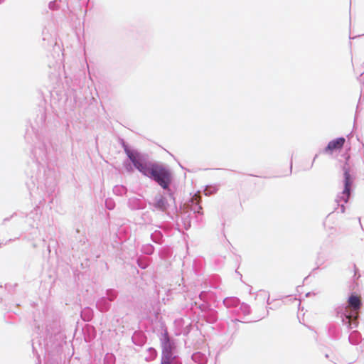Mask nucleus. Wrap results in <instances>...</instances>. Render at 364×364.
Masks as SVG:
<instances>
[{"label":"nucleus","mask_w":364,"mask_h":364,"mask_svg":"<svg viewBox=\"0 0 364 364\" xmlns=\"http://www.w3.org/2000/svg\"><path fill=\"white\" fill-rule=\"evenodd\" d=\"M134 169L144 176L147 177L159 186L167 194L169 200L175 203L176 186L174 182V174L169 166L161 162L150 160L146 154Z\"/></svg>","instance_id":"f257e3e1"},{"label":"nucleus","mask_w":364,"mask_h":364,"mask_svg":"<svg viewBox=\"0 0 364 364\" xmlns=\"http://www.w3.org/2000/svg\"><path fill=\"white\" fill-rule=\"evenodd\" d=\"M46 113L44 109L38 110L37 117L35 119L34 124H31L32 132L34 133L37 141L32 149V154L36 160V165L39 168L42 162L52 161L55 158L58 151V145L52 141L48 137L42 136L38 133V129L45 125Z\"/></svg>","instance_id":"f03ea898"},{"label":"nucleus","mask_w":364,"mask_h":364,"mask_svg":"<svg viewBox=\"0 0 364 364\" xmlns=\"http://www.w3.org/2000/svg\"><path fill=\"white\" fill-rule=\"evenodd\" d=\"M363 306L361 298L355 292H351L347 299V304L335 306L333 315L340 319L342 325L348 331L356 328L358 326V315L355 311L360 310Z\"/></svg>","instance_id":"7ed1b4c3"},{"label":"nucleus","mask_w":364,"mask_h":364,"mask_svg":"<svg viewBox=\"0 0 364 364\" xmlns=\"http://www.w3.org/2000/svg\"><path fill=\"white\" fill-rule=\"evenodd\" d=\"M175 213L171 214L167 213V215L175 222V229L182 232L183 229L188 230L191 227V220L194 215L195 222L199 224L203 222V212L202 206L196 203L186 207L180 205L178 208L176 203H173Z\"/></svg>","instance_id":"20e7f679"},{"label":"nucleus","mask_w":364,"mask_h":364,"mask_svg":"<svg viewBox=\"0 0 364 364\" xmlns=\"http://www.w3.org/2000/svg\"><path fill=\"white\" fill-rule=\"evenodd\" d=\"M343 172V191L339 193L335 200L338 206L336 210L340 208L341 213H343L346 210L345 204L351 198L354 191V183L356 178V171L354 165L350 162V156L346 158V161L341 166Z\"/></svg>","instance_id":"39448f33"},{"label":"nucleus","mask_w":364,"mask_h":364,"mask_svg":"<svg viewBox=\"0 0 364 364\" xmlns=\"http://www.w3.org/2000/svg\"><path fill=\"white\" fill-rule=\"evenodd\" d=\"M162 332L159 336L161 348V360L182 362L181 358L176 354V340L169 335L166 324L161 322Z\"/></svg>","instance_id":"423d86ee"},{"label":"nucleus","mask_w":364,"mask_h":364,"mask_svg":"<svg viewBox=\"0 0 364 364\" xmlns=\"http://www.w3.org/2000/svg\"><path fill=\"white\" fill-rule=\"evenodd\" d=\"M119 144L127 156V160L123 162V167L127 173H131L146 153L130 146L124 139H119Z\"/></svg>","instance_id":"0eeeda50"},{"label":"nucleus","mask_w":364,"mask_h":364,"mask_svg":"<svg viewBox=\"0 0 364 364\" xmlns=\"http://www.w3.org/2000/svg\"><path fill=\"white\" fill-rule=\"evenodd\" d=\"M31 182L33 185L37 186V188L45 187L46 191L48 195H51L55 192L56 188V181L55 177V172L48 168V170H44L43 175H41V172L38 173L35 177L31 176Z\"/></svg>","instance_id":"6e6552de"},{"label":"nucleus","mask_w":364,"mask_h":364,"mask_svg":"<svg viewBox=\"0 0 364 364\" xmlns=\"http://www.w3.org/2000/svg\"><path fill=\"white\" fill-rule=\"evenodd\" d=\"M119 292L115 289H107L105 291V296H101L96 301V308L100 312L108 311L111 306L112 302L118 296Z\"/></svg>","instance_id":"1a4fd4ad"},{"label":"nucleus","mask_w":364,"mask_h":364,"mask_svg":"<svg viewBox=\"0 0 364 364\" xmlns=\"http://www.w3.org/2000/svg\"><path fill=\"white\" fill-rule=\"evenodd\" d=\"M166 196H167V194L165 192L164 194H156L154 196L153 201L149 203L150 206L156 210L166 212L171 206V204L168 203V198Z\"/></svg>","instance_id":"9d476101"},{"label":"nucleus","mask_w":364,"mask_h":364,"mask_svg":"<svg viewBox=\"0 0 364 364\" xmlns=\"http://www.w3.org/2000/svg\"><path fill=\"white\" fill-rule=\"evenodd\" d=\"M328 337L333 341H338L342 337V328L338 322L332 321L326 326Z\"/></svg>","instance_id":"9b49d317"},{"label":"nucleus","mask_w":364,"mask_h":364,"mask_svg":"<svg viewBox=\"0 0 364 364\" xmlns=\"http://www.w3.org/2000/svg\"><path fill=\"white\" fill-rule=\"evenodd\" d=\"M345 142L346 139L343 136L337 137L330 141L321 152L326 154H332L333 152L341 150Z\"/></svg>","instance_id":"f8f14e48"},{"label":"nucleus","mask_w":364,"mask_h":364,"mask_svg":"<svg viewBox=\"0 0 364 364\" xmlns=\"http://www.w3.org/2000/svg\"><path fill=\"white\" fill-rule=\"evenodd\" d=\"M198 308L204 313V316L208 323H215L218 321V311L211 308L208 304H201Z\"/></svg>","instance_id":"ddd939ff"},{"label":"nucleus","mask_w":364,"mask_h":364,"mask_svg":"<svg viewBox=\"0 0 364 364\" xmlns=\"http://www.w3.org/2000/svg\"><path fill=\"white\" fill-rule=\"evenodd\" d=\"M116 226L115 234L119 240H126L130 233V228L129 225L122 223L121 220H118L114 224Z\"/></svg>","instance_id":"4468645a"},{"label":"nucleus","mask_w":364,"mask_h":364,"mask_svg":"<svg viewBox=\"0 0 364 364\" xmlns=\"http://www.w3.org/2000/svg\"><path fill=\"white\" fill-rule=\"evenodd\" d=\"M127 206L131 210H139L144 209L146 203L142 198L131 197L127 200Z\"/></svg>","instance_id":"2eb2a0df"},{"label":"nucleus","mask_w":364,"mask_h":364,"mask_svg":"<svg viewBox=\"0 0 364 364\" xmlns=\"http://www.w3.org/2000/svg\"><path fill=\"white\" fill-rule=\"evenodd\" d=\"M147 337L141 331H135L132 336V343L139 347H142L146 342Z\"/></svg>","instance_id":"dca6fc26"},{"label":"nucleus","mask_w":364,"mask_h":364,"mask_svg":"<svg viewBox=\"0 0 364 364\" xmlns=\"http://www.w3.org/2000/svg\"><path fill=\"white\" fill-rule=\"evenodd\" d=\"M346 331L347 333H350L348 336V341L350 344L356 346L360 343L362 340V336L358 331L354 330V328H353L348 331V329L346 328Z\"/></svg>","instance_id":"f3484780"},{"label":"nucleus","mask_w":364,"mask_h":364,"mask_svg":"<svg viewBox=\"0 0 364 364\" xmlns=\"http://www.w3.org/2000/svg\"><path fill=\"white\" fill-rule=\"evenodd\" d=\"M191 359L193 362L198 364H206L208 362L206 355L200 351L193 353L191 355Z\"/></svg>","instance_id":"a211bd4d"},{"label":"nucleus","mask_w":364,"mask_h":364,"mask_svg":"<svg viewBox=\"0 0 364 364\" xmlns=\"http://www.w3.org/2000/svg\"><path fill=\"white\" fill-rule=\"evenodd\" d=\"M80 316L84 321H90L94 316V311L90 307H85L80 312Z\"/></svg>","instance_id":"6ab92c4d"},{"label":"nucleus","mask_w":364,"mask_h":364,"mask_svg":"<svg viewBox=\"0 0 364 364\" xmlns=\"http://www.w3.org/2000/svg\"><path fill=\"white\" fill-rule=\"evenodd\" d=\"M240 304H237L232 309L229 310L230 314V321L232 323L236 322H242V320L240 318H237V316L240 315L241 313V310L240 309Z\"/></svg>","instance_id":"aec40b11"},{"label":"nucleus","mask_w":364,"mask_h":364,"mask_svg":"<svg viewBox=\"0 0 364 364\" xmlns=\"http://www.w3.org/2000/svg\"><path fill=\"white\" fill-rule=\"evenodd\" d=\"M224 306L229 310L232 309L237 304H240V299L237 297H227L223 301Z\"/></svg>","instance_id":"412c9836"},{"label":"nucleus","mask_w":364,"mask_h":364,"mask_svg":"<svg viewBox=\"0 0 364 364\" xmlns=\"http://www.w3.org/2000/svg\"><path fill=\"white\" fill-rule=\"evenodd\" d=\"M136 264L142 269H146L150 264V259L140 256L136 259Z\"/></svg>","instance_id":"4be33fe9"},{"label":"nucleus","mask_w":364,"mask_h":364,"mask_svg":"<svg viewBox=\"0 0 364 364\" xmlns=\"http://www.w3.org/2000/svg\"><path fill=\"white\" fill-rule=\"evenodd\" d=\"M218 190H219V185L213 184V185L205 186L203 191H204V194L205 196H211V195L216 193Z\"/></svg>","instance_id":"5701e85b"},{"label":"nucleus","mask_w":364,"mask_h":364,"mask_svg":"<svg viewBox=\"0 0 364 364\" xmlns=\"http://www.w3.org/2000/svg\"><path fill=\"white\" fill-rule=\"evenodd\" d=\"M148 355L145 358L146 362H151L154 360L158 355V351L154 347H149L147 349Z\"/></svg>","instance_id":"b1692460"},{"label":"nucleus","mask_w":364,"mask_h":364,"mask_svg":"<svg viewBox=\"0 0 364 364\" xmlns=\"http://www.w3.org/2000/svg\"><path fill=\"white\" fill-rule=\"evenodd\" d=\"M163 234L159 230H155L153 233L151 234V240L156 244H161L163 242Z\"/></svg>","instance_id":"393cba45"},{"label":"nucleus","mask_w":364,"mask_h":364,"mask_svg":"<svg viewBox=\"0 0 364 364\" xmlns=\"http://www.w3.org/2000/svg\"><path fill=\"white\" fill-rule=\"evenodd\" d=\"M141 252L146 255H152L155 251V247L151 244H146L142 245L141 249Z\"/></svg>","instance_id":"a878e982"},{"label":"nucleus","mask_w":364,"mask_h":364,"mask_svg":"<svg viewBox=\"0 0 364 364\" xmlns=\"http://www.w3.org/2000/svg\"><path fill=\"white\" fill-rule=\"evenodd\" d=\"M127 192V188L123 185H117L113 188V193L119 196L125 195Z\"/></svg>","instance_id":"bb28decb"},{"label":"nucleus","mask_w":364,"mask_h":364,"mask_svg":"<svg viewBox=\"0 0 364 364\" xmlns=\"http://www.w3.org/2000/svg\"><path fill=\"white\" fill-rule=\"evenodd\" d=\"M103 364H116V356L112 353H107L103 358Z\"/></svg>","instance_id":"cd10ccee"},{"label":"nucleus","mask_w":364,"mask_h":364,"mask_svg":"<svg viewBox=\"0 0 364 364\" xmlns=\"http://www.w3.org/2000/svg\"><path fill=\"white\" fill-rule=\"evenodd\" d=\"M240 309L241 310V313L244 315H249L250 314V306L246 303H241L240 301Z\"/></svg>","instance_id":"c85d7f7f"},{"label":"nucleus","mask_w":364,"mask_h":364,"mask_svg":"<svg viewBox=\"0 0 364 364\" xmlns=\"http://www.w3.org/2000/svg\"><path fill=\"white\" fill-rule=\"evenodd\" d=\"M105 207L109 210H112L115 208V202L113 199L108 198L105 200Z\"/></svg>","instance_id":"c756f323"},{"label":"nucleus","mask_w":364,"mask_h":364,"mask_svg":"<svg viewBox=\"0 0 364 364\" xmlns=\"http://www.w3.org/2000/svg\"><path fill=\"white\" fill-rule=\"evenodd\" d=\"M18 286V284H6L4 286V289L6 291H8V293L11 294V292L14 290L16 287Z\"/></svg>","instance_id":"7c9ffc66"},{"label":"nucleus","mask_w":364,"mask_h":364,"mask_svg":"<svg viewBox=\"0 0 364 364\" xmlns=\"http://www.w3.org/2000/svg\"><path fill=\"white\" fill-rule=\"evenodd\" d=\"M192 324L191 323H189L188 325H187L183 331H182V333L184 335V336H188V333L191 332V331L192 330Z\"/></svg>","instance_id":"2f4dec72"},{"label":"nucleus","mask_w":364,"mask_h":364,"mask_svg":"<svg viewBox=\"0 0 364 364\" xmlns=\"http://www.w3.org/2000/svg\"><path fill=\"white\" fill-rule=\"evenodd\" d=\"M208 293L207 291H203L199 294V298L200 300L205 301L207 299V296Z\"/></svg>","instance_id":"473e14b6"},{"label":"nucleus","mask_w":364,"mask_h":364,"mask_svg":"<svg viewBox=\"0 0 364 364\" xmlns=\"http://www.w3.org/2000/svg\"><path fill=\"white\" fill-rule=\"evenodd\" d=\"M160 364H183V362H176V361L161 360Z\"/></svg>","instance_id":"72a5a7b5"},{"label":"nucleus","mask_w":364,"mask_h":364,"mask_svg":"<svg viewBox=\"0 0 364 364\" xmlns=\"http://www.w3.org/2000/svg\"><path fill=\"white\" fill-rule=\"evenodd\" d=\"M49 8L52 10H55V9H57V7H56V5H55V1H50L49 3Z\"/></svg>","instance_id":"f704fd0d"},{"label":"nucleus","mask_w":364,"mask_h":364,"mask_svg":"<svg viewBox=\"0 0 364 364\" xmlns=\"http://www.w3.org/2000/svg\"><path fill=\"white\" fill-rule=\"evenodd\" d=\"M43 35V41H46L47 38V36H48V33L46 32V29H43L42 31Z\"/></svg>","instance_id":"c9c22d12"},{"label":"nucleus","mask_w":364,"mask_h":364,"mask_svg":"<svg viewBox=\"0 0 364 364\" xmlns=\"http://www.w3.org/2000/svg\"><path fill=\"white\" fill-rule=\"evenodd\" d=\"M354 267H355V273H354V276H353V279L355 280V279H358L360 275H358L357 277V272L358 271V269L356 268L355 265H354Z\"/></svg>","instance_id":"e433bc0d"},{"label":"nucleus","mask_w":364,"mask_h":364,"mask_svg":"<svg viewBox=\"0 0 364 364\" xmlns=\"http://www.w3.org/2000/svg\"><path fill=\"white\" fill-rule=\"evenodd\" d=\"M29 134H29V130H28V129H27V130H26V132L25 139H26V140L27 141H28V142H30V141H29Z\"/></svg>","instance_id":"4c0bfd02"},{"label":"nucleus","mask_w":364,"mask_h":364,"mask_svg":"<svg viewBox=\"0 0 364 364\" xmlns=\"http://www.w3.org/2000/svg\"><path fill=\"white\" fill-rule=\"evenodd\" d=\"M233 340H234V338H233V334H232V335L231 336V337H230V340H229L228 343V346H230L232 344V343H233Z\"/></svg>","instance_id":"58836bf2"},{"label":"nucleus","mask_w":364,"mask_h":364,"mask_svg":"<svg viewBox=\"0 0 364 364\" xmlns=\"http://www.w3.org/2000/svg\"><path fill=\"white\" fill-rule=\"evenodd\" d=\"M32 350H33V353L34 354H36V355H37V356H38V357H39V355H38V353H37V350H36V348H35V346H34V343H33V344H32Z\"/></svg>","instance_id":"ea45409f"},{"label":"nucleus","mask_w":364,"mask_h":364,"mask_svg":"<svg viewBox=\"0 0 364 364\" xmlns=\"http://www.w3.org/2000/svg\"><path fill=\"white\" fill-rule=\"evenodd\" d=\"M291 172H292V158L291 159L289 175L291 174Z\"/></svg>","instance_id":"a19ab883"},{"label":"nucleus","mask_w":364,"mask_h":364,"mask_svg":"<svg viewBox=\"0 0 364 364\" xmlns=\"http://www.w3.org/2000/svg\"><path fill=\"white\" fill-rule=\"evenodd\" d=\"M311 294L315 295L314 292H308L306 294V297H309Z\"/></svg>","instance_id":"79ce46f5"},{"label":"nucleus","mask_w":364,"mask_h":364,"mask_svg":"<svg viewBox=\"0 0 364 364\" xmlns=\"http://www.w3.org/2000/svg\"><path fill=\"white\" fill-rule=\"evenodd\" d=\"M317 157H318V154H316L314 156V159H313V162H312V163H314V162L315 161V160H316V159Z\"/></svg>","instance_id":"37998d69"},{"label":"nucleus","mask_w":364,"mask_h":364,"mask_svg":"<svg viewBox=\"0 0 364 364\" xmlns=\"http://www.w3.org/2000/svg\"><path fill=\"white\" fill-rule=\"evenodd\" d=\"M11 218H6L4 219V222L8 221L10 220Z\"/></svg>","instance_id":"c03bdc74"},{"label":"nucleus","mask_w":364,"mask_h":364,"mask_svg":"<svg viewBox=\"0 0 364 364\" xmlns=\"http://www.w3.org/2000/svg\"><path fill=\"white\" fill-rule=\"evenodd\" d=\"M353 136V134H352V133H350V134H348L347 137L349 139V138H350V136Z\"/></svg>","instance_id":"a18cd8bd"},{"label":"nucleus","mask_w":364,"mask_h":364,"mask_svg":"<svg viewBox=\"0 0 364 364\" xmlns=\"http://www.w3.org/2000/svg\"><path fill=\"white\" fill-rule=\"evenodd\" d=\"M4 299H3V297H1V296H0V302H3V301H4Z\"/></svg>","instance_id":"49530a36"},{"label":"nucleus","mask_w":364,"mask_h":364,"mask_svg":"<svg viewBox=\"0 0 364 364\" xmlns=\"http://www.w3.org/2000/svg\"><path fill=\"white\" fill-rule=\"evenodd\" d=\"M235 272H236V274H238L240 276V277H242V274H241L239 272H237V271L236 270V271H235Z\"/></svg>","instance_id":"de8ad7c7"},{"label":"nucleus","mask_w":364,"mask_h":364,"mask_svg":"<svg viewBox=\"0 0 364 364\" xmlns=\"http://www.w3.org/2000/svg\"><path fill=\"white\" fill-rule=\"evenodd\" d=\"M31 227L32 228H34L36 227V226H35V224H31Z\"/></svg>","instance_id":"09e8293b"},{"label":"nucleus","mask_w":364,"mask_h":364,"mask_svg":"<svg viewBox=\"0 0 364 364\" xmlns=\"http://www.w3.org/2000/svg\"><path fill=\"white\" fill-rule=\"evenodd\" d=\"M267 304H270V302H269V296H268V299H267Z\"/></svg>","instance_id":"8fccbe9b"},{"label":"nucleus","mask_w":364,"mask_h":364,"mask_svg":"<svg viewBox=\"0 0 364 364\" xmlns=\"http://www.w3.org/2000/svg\"><path fill=\"white\" fill-rule=\"evenodd\" d=\"M355 38H356V36H355V37H351V36H350V39H355Z\"/></svg>","instance_id":"3c124183"},{"label":"nucleus","mask_w":364,"mask_h":364,"mask_svg":"<svg viewBox=\"0 0 364 364\" xmlns=\"http://www.w3.org/2000/svg\"><path fill=\"white\" fill-rule=\"evenodd\" d=\"M76 232H77V233H79V232H80L79 229H76Z\"/></svg>","instance_id":"603ef678"},{"label":"nucleus","mask_w":364,"mask_h":364,"mask_svg":"<svg viewBox=\"0 0 364 364\" xmlns=\"http://www.w3.org/2000/svg\"><path fill=\"white\" fill-rule=\"evenodd\" d=\"M308 328H309L310 330H312V331H313V328H312L311 326H308Z\"/></svg>","instance_id":"864d4df0"},{"label":"nucleus","mask_w":364,"mask_h":364,"mask_svg":"<svg viewBox=\"0 0 364 364\" xmlns=\"http://www.w3.org/2000/svg\"><path fill=\"white\" fill-rule=\"evenodd\" d=\"M358 105L356 107V113L358 112Z\"/></svg>","instance_id":"5fc2aeb1"},{"label":"nucleus","mask_w":364,"mask_h":364,"mask_svg":"<svg viewBox=\"0 0 364 364\" xmlns=\"http://www.w3.org/2000/svg\"><path fill=\"white\" fill-rule=\"evenodd\" d=\"M4 1V0H0V4H1Z\"/></svg>","instance_id":"6e6d98bb"},{"label":"nucleus","mask_w":364,"mask_h":364,"mask_svg":"<svg viewBox=\"0 0 364 364\" xmlns=\"http://www.w3.org/2000/svg\"><path fill=\"white\" fill-rule=\"evenodd\" d=\"M361 100V95L360 96V98H359V102H360Z\"/></svg>","instance_id":"4d7b16f0"}]
</instances>
